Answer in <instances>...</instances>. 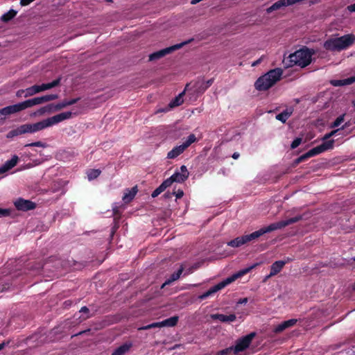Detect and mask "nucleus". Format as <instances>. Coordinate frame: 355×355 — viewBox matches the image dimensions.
Here are the masks:
<instances>
[{"instance_id": "nucleus-1", "label": "nucleus", "mask_w": 355, "mask_h": 355, "mask_svg": "<svg viewBox=\"0 0 355 355\" xmlns=\"http://www.w3.org/2000/svg\"><path fill=\"white\" fill-rule=\"evenodd\" d=\"M71 116V112H65L35 123L23 124L17 128L8 132L7 134V138L11 139L14 137H17L26 133H35L48 127L52 126L53 125L57 124L64 120L70 119Z\"/></svg>"}, {"instance_id": "nucleus-2", "label": "nucleus", "mask_w": 355, "mask_h": 355, "mask_svg": "<svg viewBox=\"0 0 355 355\" xmlns=\"http://www.w3.org/2000/svg\"><path fill=\"white\" fill-rule=\"evenodd\" d=\"M302 216H296L285 220H281L277 223H272L267 227L261 228L250 234L245 235L246 242L248 243L251 241L258 239L266 233H268L277 230H280L293 223H295L302 220Z\"/></svg>"}, {"instance_id": "nucleus-3", "label": "nucleus", "mask_w": 355, "mask_h": 355, "mask_svg": "<svg viewBox=\"0 0 355 355\" xmlns=\"http://www.w3.org/2000/svg\"><path fill=\"white\" fill-rule=\"evenodd\" d=\"M283 70L275 68L260 76L255 82L254 87L258 91H266L272 87L282 76Z\"/></svg>"}, {"instance_id": "nucleus-4", "label": "nucleus", "mask_w": 355, "mask_h": 355, "mask_svg": "<svg viewBox=\"0 0 355 355\" xmlns=\"http://www.w3.org/2000/svg\"><path fill=\"white\" fill-rule=\"evenodd\" d=\"M315 53L313 49L304 47L295 53H291L289 56L291 62L300 66L302 68L309 65L312 61V55Z\"/></svg>"}, {"instance_id": "nucleus-5", "label": "nucleus", "mask_w": 355, "mask_h": 355, "mask_svg": "<svg viewBox=\"0 0 355 355\" xmlns=\"http://www.w3.org/2000/svg\"><path fill=\"white\" fill-rule=\"evenodd\" d=\"M334 140L331 139L330 141H324L320 145L313 148L312 149L309 150L306 153L302 155L301 156L298 157L295 162V164H300L301 162H303L308 159L310 157H314L317 155H319L324 151L331 150L334 148Z\"/></svg>"}, {"instance_id": "nucleus-6", "label": "nucleus", "mask_w": 355, "mask_h": 355, "mask_svg": "<svg viewBox=\"0 0 355 355\" xmlns=\"http://www.w3.org/2000/svg\"><path fill=\"white\" fill-rule=\"evenodd\" d=\"M197 141V138L194 134H191L187 139L180 146L174 147L167 153L168 159H175L180 155L184 151L189 148L193 143Z\"/></svg>"}, {"instance_id": "nucleus-7", "label": "nucleus", "mask_w": 355, "mask_h": 355, "mask_svg": "<svg viewBox=\"0 0 355 355\" xmlns=\"http://www.w3.org/2000/svg\"><path fill=\"white\" fill-rule=\"evenodd\" d=\"M238 275H233L232 276L227 277L225 280L219 282L218 284H217L215 286L210 288L207 291H206L204 293H202V295H199L198 298L200 300H203L207 298L208 297L214 295L218 291L221 290L222 288H225L228 284H230L232 282H233L234 281H235L236 278L238 277Z\"/></svg>"}, {"instance_id": "nucleus-8", "label": "nucleus", "mask_w": 355, "mask_h": 355, "mask_svg": "<svg viewBox=\"0 0 355 355\" xmlns=\"http://www.w3.org/2000/svg\"><path fill=\"white\" fill-rule=\"evenodd\" d=\"M255 336V332H251L250 334L238 339L236 341L235 345L233 346L234 349V355H237L239 353L243 352L248 349Z\"/></svg>"}, {"instance_id": "nucleus-9", "label": "nucleus", "mask_w": 355, "mask_h": 355, "mask_svg": "<svg viewBox=\"0 0 355 355\" xmlns=\"http://www.w3.org/2000/svg\"><path fill=\"white\" fill-rule=\"evenodd\" d=\"M189 42H190V40L184 42H182L180 44L173 45L171 46L163 49L157 51L156 52H154L149 55V61H154L156 60H159V59L164 57L165 55L171 53L174 51L180 49L184 45L189 44Z\"/></svg>"}, {"instance_id": "nucleus-10", "label": "nucleus", "mask_w": 355, "mask_h": 355, "mask_svg": "<svg viewBox=\"0 0 355 355\" xmlns=\"http://www.w3.org/2000/svg\"><path fill=\"white\" fill-rule=\"evenodd\" d=\"M58 98V94H47L40 97H35L31 99H28L23 101L25 109L31 107L36 105L42 104L46 102L55 100Z\"/></svg>"}, {"instance_id": "nucleus-11", "label": "nucleus", "mask_w": 355, "mask_h": 355, "mask_svg": "<svg viewBox=\"0 0 355 355\" xmlns=\"http://www.w3.org/2000/svg\"><path fill=\"white\" fill-rule=\"evenodd\" d=\"M14 205L17 210L23 211L34 209L36 207L35 203L33 201L21 198L17 199Z\"/></svg>"}, {"instance_id": "nucleus-12", "label": "nucleus", "mask_w": 355, "mask_h": 355, "mask_svg": "<svg viewBox=\"0 0 355 355\" xmlns=\"http://www.w3.org/2000/svg\"><path fill=\"white\" fill-rule=\"evenodd\" d=\"M338 42L341 51L347 49L355 42V35L350 33L338 37Z\"/></svg>"}, {"instance_id": "nucleus-13", "label": "nucleus", "mask_w": 355, "mask_h": 355, "mask_svg": "<svg viewBox=\"0 0 355 355\" xmlns=\"http://www.w3.org/2000/svg\"><path fill=\"white\" fill-rule=\"evenodd\" d=\"M189 173L186 166L182 165L180 168V171H176L171 178L174 180V182L178 183H182L189 178Z\"/></svg>"}, {"instance_id": "nucleus-14", "label": "nucleus", "mask_w": 355, "mask_h": 355, "mask_svg": "<svg viewBox=\"0 0 355 355\" xmlns=\"http://www.w3.org/2000/svg\"><path fill=\"white\" fill-rule=\"evenodd\" d=\"M323 47L327 51L331 52H340L341 51L339 44L338 42V37H330L324 41Z\"/></svg>"}, {"instance_id": "nucleus-15", "label": "nucleus", "mask_w": 355, "mask_h": 355, "mask_svg": "<svg viewBox=\"0 0 355 355\" xmlns=\"http://www.w3.org/2000/svg\"><path fill=\"white\" fill-rule=\"evenodd\" d=\"M297 322V319H290L288 320L284 321L281 324H278L275 327V329H273V332L275 334H279L284 331L285 329L295 325Z\"/></svg>"}, {"instance_id": "nucleus-16", "label": "nucleus", "mask_w": 355, "mask_h": 355, "mask_svg": "<svg viewBox=\"0 0 355 355\" xmlns=\"http://www.w3.org/2000/svg\"><path fill=\"white\" fill-rule=\"evenodd\" d=\"M19 161L17 155H13L12 158L5 162V164L0 167V174H3L8 171L15 167Z\"/></svg>"}, {"instance_id": "nucleus-17", "label": "nucleus", "mask_w": 355, "mask_h": 355, "mask_svg": "<svg viewBox=\"0 0 355 355\" xmlns=\"http://www.w3.org/2000/svg\"><path fill=\"white\" fill-rule=\"evenodd\" d=\"M284 261H276L270 266L269 277H273L277 275L282 270L286 264Z\"/></svg>"}, {"instance_id": "nucleus-18", "label": "nucleus", "mask_w": 355, "mask_h": 355, "mask_svg": "<svg viewBox=\"0 0 355 355\" xmlns=\"http://www.w3.org/2000/svg\"><path fill=\"white\" fill-rule=\"evenodd\" d=\"M193 92L196 94H203L207 89L205 84V80L203 78H198L192 86Z\"/></svg>"}, {"instance_id": "nucleus-19", "label": "nucleus", "mask_w": 355, "mask_h": 355, "mask_svg": "<svg viewBox=\"0 0 355 355\" xmlns=\"http://www.w3.org/2000/svg\"><path fill=\"white\" fill-rule=\"evenodd\" d=\"M211 317L213 319L218 320L222 322H234L236 320V315L234 313L230 314L228 315L217 313L212 315Z\"/></svg>"}, {"instance_id": "nucleus-20", "label": "nucleus", "mask_w": 355, "mask_h": 355, "mask_svg": "<svg viewBox=\"0 0 355 355\" xmlns=\"http://www.w3.org/2000/svg\"><path fill=\"white\" fill-rule=\"evenodd\" d=\"M293 111V108H287L282 112L277 114L275 118L277 120L280 121L283 123H285L288 119L292 115Z\"/></svg>"}, {"instance_id": "nucleus-21", "label": "nucleus", "mask_w": 355, "mask_h": 355, "mask_svg": "<svg viewBox=\"0 0 355 355\" xmlns=\"http://www.w3.org/2000/svg\"><path fill=\"white\" fill-rule=\"evenodd\" d=\"M184 271V268L182 267V266L178 269V271L173 272L171 276L170 277L162 284V288H164L165 286L166 285H169L170 284H171L172 282L178 280L182 273Z\"/></svg>"}, {"instance_id": "nucleus-22", "label": "nucleus", "mask_w": 355, "mask_h": 355, "mask_svg": "<svg viewBox=\"0 0 355 355\" xmlns=\"http://www.w3.org/2000/svg\"><path fill=\"white\" fill-rule=\"evenodd\" d=\"M61 79H62L61 77H59L57 79L52 81L51 83H43L40 85H38L40 92L58 86L60 83Z\"/></svg>"}, {"instance_id": "nucleus-23", "label": "nucleus", "mask_w": 355, "mask_h": 355, "mask_svg": "<svg viewBox=\"0 0 355 355\" xmlns=\"http://www.w3.org/2000/svg\"><path fill=\"white\" fill-rule=\"evenodd\" d=\"M245 243H247V242L245 239V235H243L242 236H238L236 239L231 240L227 243V245L232 248H238Z\"/></svg>"}, {"instance_id": "nucleus-24", "label": "nucleus", "mask_w": 355, "mask_h": 355, "mask_svg": "<svg viewBox=\"0 0 355 355\" xmlns=\"http://www.w3.org/2000/svg\"><path fill=\"white\" fill-rule=\"evenodd\" d=\"M131 347L132 344L124 343L118 347L116 349H114L112 355H124L126 352L129 351Z\"/></svg>"}, {"instance_id": "nucleus-25", "label": "nucleus", "mask_w": 355, "mask_h": 355, "mask_svg": "<svg viewBox=\"0 0 355 355\" xmlns=\"http://www.w3.org/2000/svg\"><path fill=\"white\" fill-rule=\"evenodd\" d=\"M137 192V187H132L130 190H127L123 196V200L125 202H130L135 196Z\"/></svg>"}, {"instance_id": "nucleus-26", "label": "nucleus", "mask_w": 355, "mask_h": 355, "mask_svg": "<svg viewBox=\"0 0 355 355\" xmlns=\"http://www.w3.org/2000/svg\"><path fill=\"white\" fill-rule=\"evenodd\" d=\"M178 319V316L175 315L159 322V324H161L162 327H174L177 324Z\"/></svg>"}, {"instance_id": "nucleus-27", "label": "nucleus", "mask_w": 355, "mask_h": 355, "mask_svg": "<svg viewBox=\"0 0 355 355\" xmlns=\"http://www.w3.org/2000/svg\"><path fill=\"white\" fill-rule=\"evenodd\" d=\"M8 107L10 114H15L26 110L23 102L12 105H8Z\"/></svg>"}, {"instance_id": "nucleus-28", "label": "nucleus", "mask_w": 355, "mask_h": 355, "mask_svg": "<svg viewBox=\"0 0 355 355\" xmlns=\"http://www.w3.org/2000/svg\"><path fill=\"white\" fill-rule=\"evenodd\" d=\"M286 0H279L277 2L274 3L271 6L267 8L266 11L268 13H271L272 12L280 9L283 6H286Z\"/></svg>"}, {"instance_id": "nucleus-29", "label": "nucleus", "mask_w": 355, "mask_h": 355, "mask_svg": "<svg viewBox=\"0 0 355 355\" xmlns=\"http://www.w3.org/2000/svg\"><path fill=\"white\" fill-rule=\"evenodd\" d=\"M184 94V92L180 93L178 96L173 99L168 104L171 108L179 106L183 103L182 96Z\"/></svg>"}, {"instance_id": "nucleus-30", "label": "nucleus", "mask_w": 355, "mask_h": 355, "mask_svg": "<svg viewBox=\"0 0 355 355\" xmlns=\"http://www.w3.org/2000/svg\"><path fill=\"white\" fill-rule=\"evenodd\" d=\"M17 12L13 9H10L8 12L3 14L1 17V20L3 22H8L12 19L17 15Z\"/></svg>"}, {"instance_id": "nucleus-31", "label": "nucleus", "mask_w": 355, "mask_h": 355, "mask_svg": "<svg viewBox=\"0 0 355 355\" xmlns=\"http://www.w3.org/2000/svg\"><path fill=\"white\" fill-rule=\"evenodd\" d=\"M26 94L24 95L25 98L28 96H31L40 92L39 87L37 85H35L32 87L26 89Z\"/></svg>"}, {"instance_id": "nucleus-32", "label": "nucleus", "mask_w": 355, "mask_h": 355, "mask_svg": "<svg viewBox=\"0 0 355 355\" xmlns=\"http://www.w3.org/2000/svg\"><path fill=\"white\" fill-rule=\"evenodd\" d=\"M101 173L99 169H89L87 171V178L89 180H93L97 178Z\"/></svg>"}, {"instance_id": "nucleus-33", "label": "nucleus", "mask_w": 355, "mask_h": 355, "mask_svg": "<svg viewBox=\"0 0 355 355\" xmlns=\"http://www.w3.org/2000/svg\"><path fill=\"white\" fill-rule=\"evenodd\" d=\"M345 114H341L330 125L331 128L338 127L345 120Z\"/></svg>"}, {"instance_id": "nucleus-34", "label": "nucleus", "mask_w": 355, "mask_h": 355, "mask_svg": "<svg viewBox=\"0 0 355 355\" xmlns=\"http://www.w3.org/2000/svg\"><path fill=\"white\" fill-rule=\"evenodd\" d=\"M232 354L234 355V349L233 346L223 349L218 352V355H229Z\"/></svg>"}, {"instance_id": "nucleus-35", "label": "nucleus", "mask_w": 355, "mask_h": 355, "mask_svg": "<svg viewBox=\"0 0 355 355\" xmlns=\"http://www.w3.org/2000/svg\"><path fill=\"white\" fill-rule=\"evenodd\" d=\"M174 182V180L171 178V176L166 180H165L160 185L165 190L166 188L169 187Z\"/></svg>"}, {"instance_id": "nucleus-36", "label": "nucleus", "mask_w": 355, "mask_h": 355, "mask_svg": "<svg viewBox=\"0 0 355 355\" xmlns=\"http://www.w3.org/2000/svg\"><path fill=\"white\" fill-rule=\"evenodd\" d=\"M10 115L8 106L0 109V120L5 119L6 116Z\"/></svg>"}, {"instance_id": "nucleus-37", "label": "nucleus", "mask_w": 355, "mask_h": 355, "mask_svg": "<svg viewBox=\"0 0 355 355\" xmlns=\"http://www.w3.org/2000/svg\"><path fill=\"white\" fill-rule=\"evenodd\" d=\"M34 146L45 148V147H46V144L45 143L38 141L27 144L25 145V147H34Z\"/></svg>"}, {"instance_id": "nucleus-38", "label": "nucleus", "mask_w": 355, "mask_h": 355, "mask_svg": "<svg viewBox=\"0 0 355 355\" xmlns=\"http://www.w3.org/2000/svg\"><path fill=\"white\" fill-rule=\"evenodd\" d=\"M340 130V128H338V129L334 130L331 131L330 132H329V133L326 134V135L323 137L322 139H323L324 141H328L327 139H329L330 137H331L334 136V135H335L338 132H339Z\"/></svg>"}, {"instance_id": "nucleus-39", "label": "nucleus", "mask_w": 355, "mask_h": 355, "mask_svg": "<svg viewBox=\"0 0 355 355\" xmlns=\"http://www.w3.org/2000/svg\"><path fill=\"white\" fill-rule=\"evenodd\" d=\"M155 327H162V325H161V324H159V322H153L150 324L142 327L139 328V329L146 330V329H150L155 328Z\"/></svg>"}, {"instance_id": "nucleus-40", "label": "nucleus", "mask_w": 355, "mask_h": 355, "mask_svg": "<svg viewBox=\"0 0 355 355\" xmlns=\"http://www.w3.org/2000/svg\"><path fill=\"white\" fill-rule=\"evenodd\" d=\"M164 191V189H163V187L159 185L157 189H155L152 194H151V196L153 198H156L157 196H158L161 193H162L163 191Z\"/></svg>"}, {"instance_id": "nucleus-41", "label": "nucleus", "mask_w": 355, "mask_h": 355, "mask_svg": "<svg viewBox=\"0 0 355 355\" xmlns=\"http://www.w3.org/2000/svg\"><path fill=\"white\" fill-rule=\"evenodd\" d=\"M302 138L297 137L295 139L293 142L291 143V148L292 149H295L297 147L300 146V144L302 143Z\"/></svg>"}, {"instance_id": "nucleus-42", "label": "nucleus", "mask_w": 355, "mask_h": 355, "mask_svg": "<svg viewBox=\"0 0 355 355\" xmlns=\"http://www.w3.org/2000/svg\"><path fill=\"white\" fill-rule=\"evenodd\" d=\"M343 85H349L354 83H355V76H351L349 78L343 79Z\"/></svg>"}, {"instance_id": "nucleus-43", "label": "nucleus", "mask_w": 355, "mask_h": 355, "mask_svg": "<svg viewBox=\"0 0 355 355\" xmlns=\"http://www.w3.org/2000/svg\"><path fill=\"white\" fill-rule=\"evenodd\" d=\"M12 212V209H2L0 208V217L1 216H8Z\"/></svg>"}, {"instance_id": "nucleus-44", "label": "nucleus", "mask_w": 355, "mask_h": 355, "mask_svg": "<svg viewBox=\"0 0 355 355\" xmlns=\"http://www.w3.org/2000/svg\"><path fill=\"white\" fill-rule=\"evenodd\" d=\"M67 106H68V105H67V102L66 100L61 103H58L55 104L57 111H59Z\"/></svg>"}, {"instance_id": "nucleus-45", "label": "nucleus", "mask_w": 355, "mask_h": 355, "mask_svg": "<svg viewBox=\"0 0 355 355\" xmlns=\"http://www.w3.org/2000/svg\"><path fill=\"white\" fill-rule=\"evenodd\" d=\"M257 266V264L254 265V266H252L249 268H247L244 270H243L242 271L239 272V273H237L236 275H239L238 277L236 278V279L239 277H241V275H243L248 272H249L252 268H254L255 266Z\"/></svg>"}, {"instance_id": "nucleus-46", "label": "nucleus", "mask_w": 355, "mask_h": 355, "mask_svg": "<svg viewBox=\"0 0 355 355\" xmlns=\"http://www.w3.org/2000/svg\"><path fill=\"white\" fill-rule=\"evenodd\" d=\"M330 83L334 87L344 86L343 80H331Z\"/></svg>"}, {"instance_id": "nucleus-47", "label": "nucleus", "mask_w": 355, "mask_h": 355, "mask_svg": "<svg viewBox=\"0 0 355 355\" xmlns=\"http://www.w3.org/2000/svg\"><path fill=\"white\" fill-rule=\"evenodd\" d=\"M46 108L47 109L48 113H51L53 112L57 111L55 104L51 103L46 105Z\"/></svg>"}, {"instance_id": "nucleus-48", "label": "nucleus", "mask_w": 355, "mask_h": 355, "mask_svg": "<svg viewBox=\"0 0 355 355\" xmlns=\"http://www.w3.org/2000/svg\"><path fill=\"white\" fill-rule=\"evenodd\" d=\"M48 113L46 106L40 108L37 112L34 113V115H43L45 113Z\"/></svg>"}, {"instance_id": "nucleus-49", "label": "nucleus", "mask_w": 355, "mask_h": 355, "mask_svg": "<svg viewBox=\"0 0 355 355\" xmlns=\"http://www.w3.org/2000/svg\"><path fill=\"white\" fill-rule=\"evenodd\" d=\"M35 0H21L20 1V4L22 6H28L31 3H32L33 1H34Z\"/></svg>"}, {"instance_id": "nucleus-50", "label": "nucleus", "mask_w": 355, "mask_h": 355, "mask_svg": "<svg viewBox=\"0 0 355 355\" xmlns=\"http://www.w3.org/2000/svg\"><path fill=\"white\" fill-rule=\"evenodd\" d=\"M214 81V78H211L207 81L205 80V84L207 89H208L213 84Z\"/></svg>"}, {"instance_id": "nucleus-51", "label": "nucleus", "mask_w": 355, "mask_h": 355, "mask_svg": "<svg viewBox=\"0 0 355 355\" xmlns=\"http://www.w3.org/2000/svg\"><path fill=\"white\" fill-rule=\"evenodd\" d=\"M173 194H175L177 198H181L184 196V192L182 190L179 189L177 193L174 192Z\"/></svg>"}, {"instance_id": "nucleus-52", "label": "nucleus", "mask_w": 355, "mask_h": 355, "mask_svg": "<svg viewBox=\"0 0 355 355\" xmlns=\"http://www.w3.org/2000/svg\"><path fill=\"white\" fill-rule=\"evenodd\" d=\"M26 89H19L16 92V96L18 98H21L23 94L24 95L26 94Z\"/></svg>"}, {"instance_id": "nucleus-53", "label": "nucleus", "mask_w": 355, "mask_h": 355, "mask_svg": "<svg viewBox=\"0 0 355 355\" xmlns=\"http://www.w3.org/2000/svg\"><path fill=\"white\" fill-rule=\"evenodd\" d=\"M347 10H349L351 12H355V3L351 5H349L347 7Z\"/></svg>"}, {"instance_id": "nucleus-54", "label": "nucleus", "mask_w": 355, "mask_h": 355, "mask_svg": "<svg viewBox=\"0 0 355 355\" xmlns=\"http://www.w3.org/2000/svg\"><path fill=\"white\" fill-rule=\"evenodd\" d=\"M78 100H79V98H73L71 100L67 101L68 106L76 103L78 101Z\"/></svg>"}, {"instance_id": "nucleus-55", "label": "nucleus", "mask_w": 355, "mask_h": 355, "mask_svg": "<svg viewBox=\"0 0 355 355\" xmlns=\"http://www.w3.org/2000/svg\"><path fill=\"white\" fill-rule=\"evenodd\" d=\"M263 59V56L261 57L260 58H259L258 60H257L256 61H254L252 64V67H255V66H257L258 64H259L261 62Z\"/></svg>"}, {"instance_id": "nucleus-56", "label": "nucleus", "mask_w": 355, "mask_h": 355, "mask_svg": "<svg viewBox=\"0 0 355 355\" xmlns=\"http://www.w3.org/2000/svg\"><path fill=\"white\" fill-rule=\"evenodd\" d=\"M248 300L247 297H244V298H241L239 301H238V304H246L248 302Z\"/></svg>"}, {"instance_id": "nucleus-57", "label": "nucleus", "mask_w": 355, "mask_h": 355, "mask_svg": "<svg viewBox=\"0 0 355 355\" xmlns=\"http://www.w3.org/2000/svg\"><path fill=\"white\" fill-rule=\"evenodd\" d=\"M194 268H194L193 266L190 267L189 269H187V270L185 271V272H184V275H189V274L192 273V272H193V269H194Z\"/></svg>"}, {"instance_id": "nucleus-58", "label": "nucleus", "mask_w": 355, "mask_h": 355, "mask_svg": "<svg viewBox=\"0 0 355 355\" xmlns=\"http://www.w3.org/2000/svg\"><path fill=\"white\" fill-rule=\"evenodd\" d=\"M89 309L87 307V306H83L80 310V312L81 313H89Z\"/></svg>"}, {"instance_id": "nucleus-59", "label": "nucleus", "mask_w": 355, "mask_h": 355, "mask_svg": "<svg viewBox=\"0 0 355 355\" xmlns=\"http://www.w3.org/2000/svg\"><path fill=\"white\" fill-rule=\"evenodd\" d=\"M239 156H240V154H239V153H237V152H235V153H233V155H232V157L233 159H238V158L239 157Z\"/></svg>"}, {"instance_id": "nucleus-60", "label": "nucleus", "mask_w": 355, "mask_h": 355, "mask_svg": "<svg viewBox=\"0 0 355 355\" xmlns=\"http://www.w3.org/2000/svg\"><path fill=\"white\" fill-rule=\"evenodd\" d=\"M8 344H9V341H8L6 343V342H3L2 343H0V351L1 349H3L6 345H8Z\"/></svg>"}, {"instance_id": "nucleus-61", "label": "nucleus", "mask_w": 355, "mask_h": 355, "mask_svg": "<svg viewBox=\"0 0 355 355\" xmlns=\"http://www.w3.org/2000/svg\"><path fill=\"white\" fill-rule=\"evenodd\" d=\"M349 125H350V123H349V122L345 123L343 125V127L340 128V130H341V129H342V130H343V129H345V128H347L348 126H349Z\"/></svg>"}, {"instance_id": "nucleus-62", "label": "nucleus", "mask_w": 355, "mask_h": 355, "mask_svg": "<svg viewBox=\"0 0 355 355\" xmlns=\"http://www.w3.org/2000/svg\"><path fill=\"white\" fill-rule=\"evenodd\" d=\"M191 3V4H196V3H199V1H198V0H192Z\"/></svg>"}, {"instance_id": "nucleus-63", "label": "nucleus", "mask_w": 355, "mask_h": 355, "mask_svg": "<svg viewBox=\"0 0 355 355\" xmlns=\"http://www.w3.org/2000/svg\"><path fill=\"white\" fill-rule=\"evenodd\" d=\"M352 289H353V291H355V282H354V285H353Z\"/></svg>"}, {"instance_id": "nucleus-64", "label": "nucleus", "mask_w": 355, "mask_h": 355, "mask_svg": "<svg viewBox=\"0 0 355 355\" xmlns=\"http://www.w3.org/2000/svg\"><path fill=\"white\" fill-rule=\"evenodd\" d=\"M352 104H353V105L355 107V100H354V101H352Z\"/></svg>"}]
</instances>
